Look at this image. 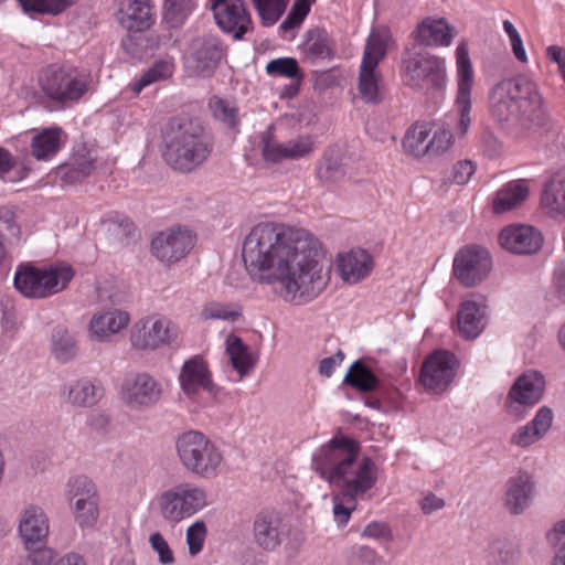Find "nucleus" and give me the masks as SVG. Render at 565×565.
<instances>
[{"instance_id":"25","label":"nucleus","mask_w":565,"mask_h":565,"mask_svg":"<svg viewBox=\"0 0 565 565\" xmlns=\"http://www.w3.org/2000/svg\"><path fill=\"white\" fill-rule=\"evenodd\" d=\"M130 322L128 312L120 309L102 310L93 315L88 323V335L93 341L107 343L125 330Z\"/></svg>"},{"instance_id":"18","label":"nucleus","mask_w":565,"mask_h":565,"mask_svg":"<svg viewBox=\"0 0 565 565\" xmlns=\"http://www.w3.org/2000/svg\"><path fill=\"white\" fill-rule=\"evenodd\" d=\"M194 246V237L183 227L158 233L151 242L154 257L164 264H174L184 258Z\"/></svg>"},{"instance_id":"43","label":"nucleus","mask_w":565,"mask_h":565,"mask_svg":"<svg viewBox=\"0 0 565 565\" xmlns=\"http://www.w3.org/2000/svg\"><path fill=\"white\" fill-rule=\"evenodd\" d=\"M195 8V0H163V20L171 28H179L185 23Z\"/></svg>"},{"instance_id":"10","label":"nucleus","mask_w":565,"mask_h":565,"mask_svg":"<svg viewBox=\"0 0 565 565\" xmlns=\"http://www.w3.org/2000/svg\"><path fill=\"white\" fill-rule=\"evenodd\" d=\"M475 71L469 57L467 43H460L456 49V97L454 107L458 116L456 134L466 136L471 126L472 88Z\"/></svg>"},{"instance_id":"14","label":"nucleus","mask_w":565,"mask_h":565,"mask_svg":"<svg viewBox=\"0 0 565 565\" xmlns=\"http://www.w3.org/2000/svg\"><path fill=\"white\" fill-rule=\"evenodd\" d=\"M545 390L544 376L534 370L522 373L511 386L505 408L510 416L520 420L526 411L536 405L543 397Z\"/></svg>"},{"instance_id":"20","label":"nucleus","mask_w":565,"mask_h":565,"mask_svg":"<svg viewBox=\"0 0 565 565\" xmlns=\"http://www.w3.org/2000/svg\"><path fill=\"white\" fill-rule=\"evenodd\" d=\"M253 540L255 544L267 552L276 551L288 534V529L281 515L276 511H260L253 521Z\"/></svg>"},{"instance_id":"49","label":"nucleus","mask_w":565,"mask_h":565,"mask_svg":"<svg viewBox=\"0 0 565 565\" xmlns=\"http://www.w3.org/2000/svg\"><path fill=\"white\" fill-rule=\"evenodd\" d=\"M266 72L274 77L302 78L298 62L294 57H278L269 61L266 65Z\"/></svg>"},{"instance_id":"40","label":"nucleus","mask_w":565,"mask_h":565,"mask_svg":"<svg viewBox=\"0 0 565 565\" xmlns=\"http://www.w3.org/2000/svg\"><path fill=\"white\" fill-rule=\"evenodd\" d=\"M51 352L58 362H71L78 353L75 337L65 328L56 327L51 338Z\"/></svg>"},{"instance_id":"28","label":"nucleus","mask_w":565,"mask_h":565,"mask_svg":"<svg viewBox=\"0 0 565 565\" xmlns=\"http://www.w3.org/2000/svg\"><path fill=\"white\" fill-rule=\"evenodd\" d=\"M18 531L25 548L44 543L50 533L49 518L44 510L39 505L26 507L20 514Z\"/></svg>"},{"instance_id":"64","label":"nucleus","mask_w":565,"mask_h":565,"mask_svg":"<svg viewBox=\"0 0 565 565\" xmlns=\"http://www.w3.org/2000/svg\"><path fill=\"white\" fill-rule=\"evenodd\" d=\"M424 514H431L445 507V500L433 492L426 493L419 502Z\"/></svg>"},{"instance_id":"60","label":"nucleus","mask_w":565,"mask_h":565,"mask_svg":"<svg viewBox=\"0 0 565 565\" xmlns=\"http://www.w3.org/2000/svg\"><path fill=\"white\" fill-rule=\"evenodd\" d=\"M71 167L79 171V175H89L94 169V157L85 148L78 149L68 159Z\"/></svg>"},{"instance_id":"17","label":"nucleus","mask_w":565,"mask_h":565,"mask_svg":"<svg viewBox=\"0 0 565 565\" xmlns=\"http://www.w3.org/2000/svg\"><path fill=\"white\" fill-rule=\"evenodd\" d=\"M457 360L448 351H436L423 363L420 371V383L434 394L444 393L456 375Z\"/></svg>"},{"instance_id":"47","label":"nucleus","mask_w":565,"mask_h":565,"mask_svg":"<svg viewBox=\"0 0 565 565\" xmlns=\"http://www.w3.org/2000/svg\"><path fill=\"white\" fill-rule=\"evenodd\" d=\"M358 500L359 498L341 491L332 497L333 519L339 526H344L349 522L352 512L358 507Z\"/></svg>"},{"instance_id":"54","label":"nucleus","mask_w":565,"mask_h":565,"mask_svg":"<svg viewBox=\"0 0 565 565\" xmlns=\"http://www.w3.org/2000/svg\"><path fill=\"white\" fill-rule=\"evenodd\" d=\"M25 555L18 559V565H50L55 558V551L47 546L26 548Z\"/></svg>"},{"instance_id":"1","label":"nucleus","mask_w":565,"mask_h":565,"mask_svg":"<svg viewBox=\"0 0 565 565\" xmlns=\"http://www.w3.org/2000/svg\"><path fill=\"white\" fill-rule=\"evenodd\" d=\"M242 257L252 279L277 284V292L286 302H310L330 281L322 245L305 228L258 223L244 239Z\"/></svg>"},{"instance_id":"16","label":"nucleus","mask_w":565,"mask_h":565,"mask_svg":"<svg viewBox=\"0 0 565 565\" xmlns=\"http://www.w3.org/2000/svg\"><path fill=\"white\" fill-rule=\"evenodd\" d=\"M222 49L217 38L203 35L193 39L185 51V67L190 75L209 77L217 67Z\"/></svg>"},{"instance_id":"48","label":"nucleus","mask_w":565,"mask_h":565,"mask_svg":"<svg viewBox=\"0 0 565 565\" xmlns=\"http://www.w3.org/2000/svg\"><path fill=\"white\" fill-rule=\"evenodd\" d=\"M25 12L57 15L72 7L76 0H19Z\"/></svg>"},{"instance_id":"36","label":"nucleus","mask_w":565,"mask_h":565,"mask_svg":"<svg viewBox=\"0 0 565 565\" xmlns=\"http://www.w3.org/2000/svg\"><path fill=\"white\" fill-rule=\"evenodd\" d=\"M358 93L365 104L376 105L383 99L382 75L376 68L360 66L358 77Z\"/></svg>"},{"instance_id":"12","label":"nucleus","mask_w":565,"mask_h":565,"mask_svg":"<svg viewBox=\"0 0 565 565\" xmlns=\"http://www.w3.org/2000/svg\"><path fill=\"white\" fill-rule=\"evenodd\" d=\"M120 398L132 411H145L157 405L163 397V384L149 372L128 373L120 385Z\"/></svg>"},{"instance_id":"59","label":"nucleus","mask_w":565,"mask_h":565,"mask_svg":"<svg viewBox=\"0 0 565 565\" xmlns=\"http://www.w3.org/2000/svg\"><path fill=\"white\" fill-rule=\"evenodd\" d=\"M546 542L555 553L565 551V518L556 521L545 534Z\"/></svg>"},{"instance_id":"21","label":"nucleus","mask_w":565,"mask_h":565,"mask_svg":"<svg viewBox=\"0 0 565 565\" xmlns=\"http://www.w3.org/2000/svg\"><path fill=\"white\" fill-rule=\"evenodd\" d=\"M116 20L129 32H143L156 22L154 0H116Z\"/></svg>"},{"instance_id":"35","label":"nucleus","mask_w":565,"mask_h":565,"mask_svg":"<svg viewBox=\"0 0 565 565\" xmlns=\"http://www.w3.org/2000/svg\"><path fill=\"white\" fill-rule=\"evenodd\" d=\"M529 195V184L524 179L514 180L504 184L492 202L493 212L501 214L515 209L523 203Z\"/></svg>"},{"instance_id":"3","label":"nucleus","mask_w":565,"mask_h":565,"mask_svg":"<svg viewBox=\"0 0 565 565\" xmlns=\"http://www.w3.org/2000/svg\"><path fill=\"white\" fill-rule=\"evenodd\" d=\"M488 111L504 128L527 130L542 126L546 115L537 85L525 77L503 78L488 92Z\"/></svg>"},{"instance_id":"52","label":"nucleus","mask_w":565,"mask_h":565,"mask_svg":"<svg viewBox=\"0 0 565 565\" xmlns=\"http://www.w3.org/2000/svg\"><path fill=\"white\" fill-rule=\"evenodd\" d=\"M148 543L152 552L158 556L161 565H172L175 562L174 553L170 547L167 539L159 531L150 533Z\"/></svg>"},{"instance_id":"41","label":"nucleus","mask_w":565,"mask_h":565,"mask_svg":"<svg viewBox=\"0 0 565 565\" xmlns=\"http://www.w3.org/2000/svg\"><path fill=\"white\" fill-rule=\"evenodd\" d=\"M343 382L360 392H372L381 384L380 379L360 360L352 363Z\"/></svg>"},{"instance_id":"50","label":"nucleus","mask_w":565,"mask_h":565,"mask_svg":"<svg viewBox=\"0 0 565 565\" xmlns=\"http://www.w3.org/2000/svg\"><path fill=\"white\" fill-rule=\"evenodd\" d=\"M207 526L204 521L196 520L185 531V543L190 556H196L204 547Z\"/></svg>"},{"instance_id":"9","label":"nucleus","mask_w":565,"mask_h":565,"mask_svg":"<svg viewBox=\"0 0 565 565\" xmlns=\"http://www.w3.org/2000/svg\"><path fill=\"white\" fill-rule=\"evenodd\" d=\"M402 75L412 87L444 88L446 61L434 54L407 50L402 58Z\"/></svg>"},{"instance_id":"51","label":"nucleus","mask_w":565,"mask_h":565,"mask_svg":"<svg viewBox=\"0 0 565 565\" xmlns=\"http://www.w3.org/2000/svg\"><path fill=\"white\" fill-rule=\"evenodd\" d=\"M520 557L519 548L512 543H497L491 547L493 565H518Z\"/></svg>"},{"instance_id":"2","label":"nucleus","mask_w":565,"mask_h":565,"mask_svg":"<svg viewBox=\"0 0 565 565\" xmlns=\"http://www.w3.org/2000/svg\"><path fill=\"white\" fill-rule=\"evenodd\" d=\"M311 469L341 492L361 500L369 498L377 481V468L367 456H360L358 444L335 436L317 448L311 456Z\"/></svg>"},{"instance_id":"34","label":"nucleus","mask_w":565,"mask_h":565,"mask_svg":"<svg viewBox=\"0 0 565 565\" xmlns=\"http://www.w3.org/2000/svg\"><path fill=\"white\" fill-rule=\"evenodd\" d=\"M226 353L233 369L239 374V379L248 376L255 369L257 355L235 334H230L225 340Z\"/></svg>"},{"instance_id":"57","label":"nucleus","mask_w":565,"mask_h":565,"mask_svg":"<svg viewBox=\"0 0 565 565\" xmlns=\"http://www.w3.org/2000/svg\"><path fill=\"white\" fill-rule=\"evenodd\" d=\"M287 160H297L310 154L313 150V140L309 136H301L286 141Z\"/></svg>"},{"instance_id":"11","label":"nucleus","mask_w":565,"mask_h":565,"mask_svg":"<svg viewBox=\"0 0 565 565\" xmlns=\"http://www.w3.org/2000/svg\"><path fill=\"white\" fill-rule=\"evenodd\" d=\"M65 498L76 524L93 529L99 520V494L96 484L85 476L71 478L65 487Z\"/></svg>"},{"instance_id":"42","label":"nucleus","mask_w":565,"mask_h":565,"mask_svg":"<svg viewBox=\"0 0 565 565\" xmlns=\"http://www.w3.org/2000/svg\"><path fill=\"white\" fill-rule=\"evenodd\" d=\"M174 63L171 60H161L143 72L139 78L134 79L127 86L135 95H139L143 88L172 76Z\"/></svg>"},{"instance_id":"13","label":"nucleus","mask_w":565,"mask_h":565,"mask_svg":"<svg viewBox=\"0 0 565 565\" xmlns=\"http://www.w3.org/2000/svg\"><path fill=\"white\" fill-rule=\"evenodd\" d=\"M178 338V327L168 317L150 316L138 320L130 331V344L138 351H154Z\"/></svg>"},{"instance_id":"38","label":"nucleus","mask_w":565,"mask_h":565,"mask_svg":"<svg viewBox=\"0 0 565 565\" xmlns=\"http://www.w3.org/2000/svg\"><path fill=\"white\" fill-rule=\"evenodd\" d=\"M391 34L387 30H373L366 41L363 58L360 66L376 68L385 57Z\"/></svg>"},{"instance_id":"15","label":"nucleus","mask_w":565,"mask_h":565,"mask_svg":"<svg viewBox=\"0 0 565 565\" xmlns=\"http://www.w3.org/2000/svg\"><path fill=\"white\" fill-rule=\"evenodd\" d=\"M492 268L488 249L471 245L459 249L454 258V275L466 287L484 280Z\"/></svg>"},{"instance_id":"45","label":"nucleus","mask_w":565,"mask_h":565,"mask_svg":"<svg viewBox=\"0 0 565 565\" xmlns=\"http://www.w3.org/2000/svg\"><path fill=\"white\" fill-rule=\"evenodd\" d=\"M262 153L264 159L268 162L276 163L287 160L286 142L279 141L274 136L271 126L262 134Z\"/></svg>"},{"instance_id":"6","label":"nucleus","mask_w":565,"mask_h":565,"mask_svg":"<svg viewBox=\"0 0 565 565\" xmlns=\"http://www.w3.org/2000/svg\"><path fill=\"white\" fill-rule=\"evenodd\" d=\"M175 448L182 466L200 478L213 479L224 468L222 450L200 431L190 430L180 435Z\"/></svg>"},{"instance_id":"26","label":"nucleus","mask_w":565,"mask_h":565,"mask_svg":"<svg viewBox=\"0 0 565 565\" xmlns=\"http://www.w3.org/2000/svg\"><path fill=\"white\" fill-rule=\"evenodd\" d=\"M535 483L531 475L519 471L505 483L504 505L511 514H522L533 502Z\"/></svg>"},{"instance_id":"61","label":"nucleus","mask_w":565,"mask_h":565,"mask_svg":"<svg viewBox=\"0 0 565 565\" xmlns=\"http://www.w3.org/2000/svg\"><path fill=\"white\" fill-rule=\"evenodd\" d=\"M476 172V164L472 161H459L454 166V181L458 184H466Z\"/></svg>"},{"instance_id":"46","label":"nucleus","mask_w":565,"mask_h":565,"mask_svg":"<svg viewBox=\"0 0 565 565\" xmlns=\"http://www.w3.org/2000/svg\"><path fill=\"white\" fill-rule=\"evenodd\" d=\"M209 107L213 116L228 127L238 124V108L234 102L214 96L210 99Z\"/></svg>"},{"instance_id":"23","label":"nucleus","mask_w":565,"mask_h":565,"mask_svg":"<svg viewBox=\"0 0 565 565\" xmlns=\"http://www.w3.org/2000/svg\"><path fill=\"white\" fill-rule=\"evenodd\" d=\"M488 323L487 300L482 296L465 299L457 313L458 332L465 339H476Z\"/></svg>"},{"instance_id":"4","label":"nucleus","mask_w":565,"mask_h":565,"mask_svg":"<svg viewBox=\"0 0 565 565\" xmlns=\"http://www.w3.org/2000/svg\"><path fill=\"white\" fill-rule=\"evenodd\" d=\"M163 142L164 161L182 172H190L202 164L211 151L202 124L192 118L171 119L166 127Z\"/></svg>"},{"instance_id":"56","label":"nucleus","mask_w":565,"mask_h":565,"mask_svg":"<svg viewBox=\"0 0 565 565\" xmlns=\"http://www.w3.org/2000/svg\"><path fill=\"white\" fill-rule=\"evenodd\" d=\"M12 170L14 171V175L8 177V180L11 182L23 180L29 172L25 167L15 168L13 156L7 149L0 147V178H4Z\"/></svg>"},{"instance_id":"7","label":"nucleus","mask_w":565,"mask_h":565,"mask_svg":"<svg viewBox=\"0 0 565 565\" xmlns=\"http://www.w3.org/2000/svg\"><path fill=\"white\" fill-rule=\"evenodd\" d=\"M152 505L163 521L179 524L204 510L209 505V497L203 487L181 482L158 493Z\"/></svg>"},{"instance_id":"37","label":"nucleus","mask_w":565,"mask_h":565,"mask_svg":"<svg viewBox=\"0 0 565 565\" xmlns=\"http://www.w3.org/2000/svg\"><path fill=\"white\" fill-rule=\"evenodd\" d=\"M62 129L46 128L34 135L31 142V153L39 161L53 158L61 148Z\"/></svg>"},{"instance_id":"22","label":"nucleus","mask_w":565,"mask_h":565,"mask_svg":"<svg viewBox=\"0 0 565 565\" xmlns=\"http://www.w3.org/2000/svg\"><path fill=\"white\" fill-rule=\"evenodd\" d=\"M217 25L241 39L252 23L243 0H211Z\"/></svg>"},{"instance_id":"44","label":"nucleus","mask_w":565,"mask_h":565,"mask_svg":"<svg viewBox=\"0 0 565 565\" xmlns=\"http://www.w3.org/2000/svg\"><path fill=\"white\" fill-rule=\"evenodd\" d=\"M201 317L205 320L235 322L242 317V307L234 302L210 301L203 306Z\"/></svg>"},{"instance_id":"24","label":"nucleus","mask_w":565,"mask_h":565,"mask_svg":"<svg viewBox=\"0 0 565 565\" xmlns=\"http://www.w3.org/2000/svg\"><path fill=\"white\" fill-rule=\"evenodd\" d=\"M499 243L510 253L531 255L542 247L543 236L532 226L510 225L500 232Z\"/></svg>"},{"instance_id":"29","label":"nucleus","mask_w":565,"mask_h":565,"mask_svg":"<svg viewBox=\"0 0 565 565\" xmlns=\"http://www.w3.org/2000/svg\"><path fill=\"white\" fill-rule=\"evenodd\" d=\"M553 412L547 406L537 409L532 420L519 426L510 437V443L519 448H527L542 440L553 424Z\"/></svg>"},{"instance_id":"19","label":"nucleus","mask_w":565,"mask_h":565,"mask_svg":"<svg viewBox=\"0 0 565 565\" xmlns=\"http://www.w3.org/2000/svg\"><path fill=\"white\" fill-rule=\"evenodd\" d=\"M178 382L182 393L189 398H194L201 391L215 392L209 363L199 354L184 361L180 369Z\"/></svg>"},{"instance_id":"31","label":"nucleus","mask_w":565,"mask_h":565,"mask_svg":"<svg viewBox=\"0 0 565 565\" xmlns=\"http://www.w3.org/2000/svg\"><path fill=\"white\" fill-rule=\"evenodd\" d=\"M340 277L349 284L365 279L373 269L372 256L365 249H351L337 260Z\"/></svg>"},{"instance_id":"53","label":"nucleus","mask_w":565,"mask_h":565,"mask_svg":"<svg viewBox=\"0 0 565 565\" xmlns=\"http://www.w3.org/2000/svg\"><path fill=\"white\" fill-rule=\"evenodd\" d=\"M265 25H273L281 15L285 0H253Z\"/></svg>"},{"instance_id":"32","label":"nucleus","mask_w":565,"mask_h":565,"mask_svg":"<svg viewBox=\"0 0 565 565\" xmlns=\"http://www.w3.org/2000/svg\"><path fill=\"white\" fill-rule=\"evenodd\" d=\"M65 399L75 407H93L102 399L104 388L99 383L82 377L67 383L64 386Z\"/></svg>"},{"instance_id":"63","label":"nucleus","mask_w":565,"mask_h":565,"mask_svg":"<svg viewBox=\"0 0 565 565\" xmlns=\"http://www.w3.org/2000/svg\"><path fill=\"white\" fill-rule=\"evenodd\" d=\"M352 554L359 565H374L379 559L375 550L365 545L354 546Z\"/></svg>"},{"instance_id":"5","label":"nucleus","mask_w":565,"mask_h":565,"mask_svg":"<svg viewBox=\"0 0 565 565\" xmlns=\"http://www.w3.org/2000/svg\"><path fill=\"white\" fill-rule=\"evenodd\" d=\"M43 95L57 108L77 104L93 87V77L86 68L72 64L50 65L40 76Z\"/></svg>"},{"instance_id":"8","label":"nucleus","mask_w":565,"mask_h":565,"mask_svg":"<svg viewBox=\"0 0 565 565\" xmlns=\"http://www.w3.org/2000/svg\"><path fill=\"white\" fill-rule=\"evenodd\" d=\"M74 276L71 266L58 264L49 267L18 266L14 287L24 297L43 299L64 290Z\"/></svg>"},{"instance_id":"58","label":"nucleus","mask_w":565,"mask_h":565,"mask_svg":"<svg viewBox=\"0 0 565 565\" xmlns=\"http://www.w3.org/2000/svg\"><path fill=\"white\" fill-rule=\"evenodd\" d=\"M338 159L326 157L318 168V177L324 182H337L343 177Z\"/></svg>"},{"instance_id":"30","label":"nucleus","mask_w":565,"mask_h":565,"mask_svg":"<svg viewBox=\"0 0 565 565\" xmlns=\"http://www.w3.org/2000/svg\"><path fill=\"white\" fill-rule=\"evenodd\" d=\"M299 50L303 60L311 64L331 61L335 56V42L324 29L316 28L305 33Z\"/></svg>"},{"instance_id":"33","label":"nucleus","mask_w":565,"mask_h":565,"mask_svg":"<svg viewBox=\"0 0 565 565\" xmlns=\"http://www.w3.org/2000/svg\"><path fill=\"white\" fill-rule=\"evenodd\" d=\"M543 213L558 222L565 221V178L551 179L543 188L540 199Z\"/></svg>"},{"instance_id":"62","label":"nucleus","mask_w":565,"mask_h":565,"mask_svg":"<svg viewBox=\"0 0 565 565\" xmlns=\"http://www.w3.org/2000/svg\"><path fill=\"white\" fill-rule=\"evenodd\" d=\"M344 356V353L339 350L334 355L322 359L319 364V373L324 377L332 376L335 369L343 362Z\"/></svg>"},{"instance_id":"55","label":"nucleus","mask_w":565,"mask_h":565,"mask_svg":"<svg viewBox=\"0 0 565 565\" xmlns=\"http://www.w3.org/2000/svg\"><path fill=\"white\" fill-rule=\"evenodd\" d=\"M429 156L445 153L452 145V134L445 127H438L429 132Z\"/></svg>"},{"instance_id":"39","label":"nucleus","mask_w":565,"mask_h":565,"mask_svg":"<svg viewBox=\"0 0 565 565\" xmlns=\"http://www.w3.org/2000/svg\"><path fill=\"white\" fill-rule=\"evenodd\" d=\"M430 127L426 124H415L405 134L402 147L406 153L415 158L429 156Z\"/></svg>"},{"instance_id":"27","label":"nucleus","mask_w":565,"mask_h":565,"mask_svg":"<svg viewBox=\"0 0 565 565\" xmlns=\"http://www.w3.org/2000/svg\"><path fill=\"white\" fill-rule=\"evenodd\" d=\"M412 36L425 46L448 47L456 36V30L445 18L428 17L416 25Z\"/></svg>"}]
</instances>
